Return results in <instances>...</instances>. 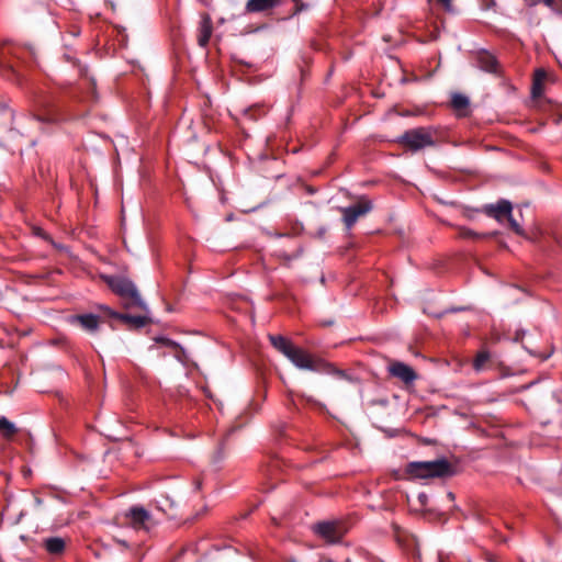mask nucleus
I'll return each mask as SVG.
<instances>
[{
  "label": "nucleus",
  "instance_id": "4468645a",
  "mask_svg": "<svg viewBox=\"0 0 562 562\" xmlns=\"http://www.w3.org/2000/svg\"><path fill=\"white\" fill-rule=\"evenodd\" d=\"M45 549L52 554H59L65 549V540L60 537H52L44 540Z\"/></svg>",
  "mask_w": 562,
  "mask_h": 562
},
{
  "label": "nucleus",
  "instance_id": "dca6fc26",
  "mask_svg": "<svg viewBox=\"0 0 562 562\" xmlns=\"http://www.w3.org/2000/svg\"><path fill=\"white\" fill-rule=\"evenodd\" d=\"M18 432L16 426L5 417H0V434L10 439Z\"/></svg>",
  "mask_w": 562,
  "mask_h": 562
},
{
  "label": "nucleus",
  "instance_id": "423d86ee",
  "mask_svg": "<svg viewBox=\"0 0 562 562\" xmlns=\"http://www.w3.org/2000/svg\"><path fill=\"white\" fill-rule=\"evenodd\" d=\"M371 210L372 202L361 196L356 204L341 209L345 225L348 228L351 227L360 216L368 214Z\"/></svg>",
  "mask_w": 562,
  "mask_h": 562
},
{
  "label": "nucleus",
  "instance_id": "1a4fd4ad",
  "mask_svg": "<svg viewBox=\"0 0 562 562\" xmlns=\"http://www.w3.org/2000/svg\"><path fill=\"white\" fill-rule=\"evenodd\" d=\"M133 527L147 529L150 522V515L143 507H133L126 514Z\"/></svg>",
  "mask_w": 562,
  "mask_h": 562
},
{
  "label": "nucleus",
  "instance_id": "412c9836",
  "mask_svg": "<svg viewBox=\"0 0 562 562\" xmlns=\"http://www.w3.org/2000/svg\"><path fill=\"white\" fill-rule=\"evenodd\" d=\"M120 319L133 324L136 327H143L147 324V318L145 316L121 315Z\"/></svg>",
  "mask_w": 562,
  "mask_h": 562
},
{
  "label": "nucleus",
  "instance_id": "6e6552de",
  "mask_svg": "<svg viewBox=\"0 0 562 562\" xmlns=\"http://www.w3.org/2000/svg\"><path fill=\"white\" fill-rule=\"evenodd\" d=\"M389 372L394 378H397L406 385L412 384L417 379V373L414 369L404 362L393 361L389 366Z\"/></svg>",
  "mask_w": 562,
  "mask_h": 562
},
{
  "label": "nucleus",
  "instance_id": "f3484780",
  "mask_svg": "<svg viewBox=\"0 0 562 562\" xmlns=\"http://www.w3.org/2000/svg\"><path fill=\"white\" fill-rule=\"evenodd\" d=\"M490 358H491V356L487 351H485V350L480 351L473 361L474 370L477 372L483 371L486 368V364L488 363Z\"/></svg>",
  "mask_w": 562,
  "mask_h": 562
},
{
  "label": "nucleus",
  "instance_id": "f257e3e1",
  "mask_svg": "<svg viewBox=\"0 0 562 562\" xmlns=\"http://www.w3.org/2000/svg\"><path fill=\"white\" fill-rule=\"evenodd\" d=\"M406 471L418 479L443 477L452 474L451 464L446 459L411 462Z\"/></svg>",
  "mask_w": 562,
  "mask_h": 562
},
{
  "label": "nucleus",
  "instance_id": "7ed1b4c3",
  "mask_svg": "<svg viewBox=\"0 0 562 562\" xmlns=\"http://www.w3.org/2000/svg\"><path fill=\"white\" fill-rule=\"evenodd\" d=\"M512 203L507 200H501L496 204H488L483 207V212L494 217L497 222L502 223L505 218L508 221L510 228L518 235H524V231L518 222L513 218Z\"/></svg>",
  "mask_w": 562,
  "mask_h": 562
},
{
  "label": "nucleus",
  "instance_id": "20e7f679",
  "mask_svg": "<svg viewBox=\"0 0 562 562\" xmlns=\"http://www.w3.org/2000/svg\"><path fill=\"white\" fill-rule=\"evenodd\" d=\"M400 142L411 150H419L435 144L432 131L424 127L413 128L405 132Z\"/></svg>",
  "mask_w": 562,
  "mask_h": 562
},
{
  "label": "nucleus",
  "instance_id": "6ab92c4d",
  "mask_svg": "<svg viewBox=\"0 0 562 562\" xmlns=\"http://www.w3.org/2000/svg\"><path fill=\"white\" fill-rule=\"evenodd\" d=\"M469 99L468 97L463 95V94H460V93H457V94H453L452 97V106L457 110V111H465L469 106Z\"/></svg>",
  "mask_w": 562,
  "mask_h": 562
},
{
  "label": "nucleus",
  "instance_id": "f8f14e48",
  "mask_svg": "<svg viewBox=\"0 0 562 562\" xmlns=\"http://www.w3.org/2000/svg\"><path fill=\"white\" fill-rule=\"evenodd\" d=\"M270 342L272 346L279 350L281 353H283L285 357L289 356V353L292 351L294 346L286 338L282 336H276L271 335L269 336Z\"/></svg>",
  "mask_w": 562,
  "mask_h": 562
},
{
  "label": "nucleus",
  "instance_id": "393cba45",
  "mask_svg": "<svg viewBox=\"0 0 562 562\" xmlns=\"http://www.w3.org/2000/svg\"><path fill=\"white\" fill-rule=\"evenodd\" d=\"M482 4L485 9H493L496 5L495 0H482Z\"/></svg>",
  "mask_w": 562,
  "mask_h": 562
},
{
  "label": "nucleus",
  "instance_id": "0eeeda50",
  "mask_svg": "<svg viewBox=\"0 0 562 562\" xmlns=\"http://www.w3.org/2000/svg\"><path fill=\"white\" fill-rule=\"evenodd\" d=\"M286 358L301 370L314 371L318 368V361L311 353L295 346Z\"/></svg>",
  "mask_w": 562,
  "mask_h": 562
},
{
  "label": "nucleus",
  "instance_id": "aec40b11",
  "mask_svg": "<svg viewBox=\"0 0 562 562\" xmlns=\"http://www.w3.org/2000/svg\"><path fill=\"white\" fill-rule=\"evenodd\" d=\"M547 74L543 69H538L535 72V81H533V88L532 92L535 95H538L541 93V85L543 80L546 79Z\"/></svg>",
  "mask_w": 562,
  "mask_h": 562
},
{
  "label": "nucleus",
  "instance_id": "cd10ccee",
  "mask_svg": "<svg viewBox=\"0 0 562 562\" xmlns=\"http://www.w3.org/2000/svg\"><path fill=\"white\" fill-rule=\"evenodd\" d=\"M448 497L453 498V494L452 493H448Z\"/></svg>",
  "mask_w": 562,
  "mask_h": 562
},
{
  "label": "nucleus",
  "instance_id": "9d476101",
  "mask_svg": "<svg viewBox=\"0 0 562 562\" xmlns=\"http://www.w3.org/2000/svg\"><path fill=\"white\" fill-rule=\"evenodd\" d=\"M281 0H248L245 5L247 13H258L270 10L280 3Z\"/></svg>",
  "mask_w": 562,
  "mask_h": 562
},
{
  "label": "nucleus",
  "instance_id": "4be33fe9",
  "mask_svg": "<svg viewBox=\"0 0 562 562\" xmlns=\"http://www.w3.org/2000/svg\"><path fill=\"white\" fill-rule=\"evenodd\" d=\"M458 231H459V236L462 238H476V237L481 236L477 233H475L474 231L467 228V227H459Z\"/></svg>",
  "mask_w": 562,
  "mask_h": 562
},
{
  "label": "nucleus",
  "instance_id": "bb28decb",
  "mask_svg": "<svg viewBox=\"0 0 562 562\" xmlns=\"http://www.w3.org/2000/svg\"><path fill=\"white\" fill-rule=\"evenodd\" d=\"M101 308H102L103 311H105L109 315L113 316V317L120 318V316H121V315H119L117 313L112 312L109 307L101 306Z\"/></svg>",
  "mask_w": 562,
  "mask_h": 562
},
{
  "label": "nucleus",
  "instance_id": "5701e85b",
  "mask_svg": "<svg viewBox=\"0 0 562 562\" xmlns=\"http://www.w3.org/2000/svg\"><path fill=\"white\" fill-rule=\"evenodd\" d=\"M525 2L529 7H533L539 3H544L547 7L555 9V0H525Z\"/></svg>",
  "mask_w": 562,
  "mask_h": 562
},
{
  "label": "nucleus",
  "instance_id": "a211bd4d",
  "mask_svg": "<svg viewBox=\"0 0 562 562\" xmlns=\"http://www.w3.org/2000/svg\"><path fill=\"white\" fill-rule=\"evenodd\" d=\"M155 341L158 342V344H161L168 348H172V349H180L181 351V355H176V357L180 360V361H183L186 359V355H184V350L175 341L168 339V338H165V337H157L155 338Z\"/></svg>",
  "mask_w": 562,
  "mask_h": 562
},
{
  "label": "nucleus",
  "instance_id": "f03ea898",
  "mask_svg": "<svg viewBox=\"0 0 562 562\" xmlns=\"http://www.w3.org/2000/svg\"><path fill=\"white\" fill-rule=\"evenodd\" d=\"M104 280L113 292L123 297L131 299L132 305L146 308L135 284L131 280L116 277H104Z\"/></svg>",
  "mask_w": 562,
  "mask_h": 562
},
{
  "label": "nucleus",
  "instance_id": "a878e982",
  "mask_svg": "<svg viewBox=\"0 0 562 562\" xmlns=\"http://www.w3.org/2000/svg\"><path fill=\"white\" fill-rule=\"evenodd\" d=\"M293 1H294V3H295V12H300V11H302V10H304V9H306V8H307V5H305V4L302 2V0H293Z\"/></svg>",
  "mask_w": 562,
  "mask_h": 562
},
{
  "label": "nucleus",
  "instance_id": "ddd939ff",
  "mask_svg": "<svg viewBox=\"0 0 562 562\" xmlns=\"http://www.w3.org/2000/svg\"><path fill=\"white\" fill-rule=\"evenodd\" d=\"M74 322L79 323L85 329L94 331L99 326V317L93 314L77 315Z\"/></svg>",
  "mask_w": 562,
  "mask_h": 562
},
{
  "label": "nucleus",
  "instance_id": "9b49d317",
  "mask_svg": "<svg viewBox=\"0 0 562 562\" xmlns=\"http://www.w3.org/2000/svg\"><path fill=\"white\" fill-rule=\"evenodd\" d=\"M213 32L212 21L209 15H204L200 23V34L198 42L200 46H206Z\"/></svg>",
  "mask_w": 562,
  "mask_h": 562
},
{
  "label": "nucleus",
  "instance_id": "39448f33",
  "mask_svg": "<svg viewBox=\"0 0 562 562\" xmlns=\"http://www.w3.org/2000/svg\"><path fill=\"white\" fill-rule=\"evenodd\" d=\"M313 530L327 542L339 541L346 532L340 521H323L313 526Z\"/></svg>",
  "mask_w": 562,
  "mask_h": 562
},
{
  "label": "nucleus",
  "instance_id": "2eb2a0df",
  "mask_svg": "<svg viewBox=\"0 0 562 562\" xmlns=\"http://www.w3.org/2000/svg\"><path fill=\"white\" fill-rule=\"evenodd\" d=\"M480 67L488 72H495L497 68V61L495 57L488 53H481L477 57Z\"/></svg>",
  "mask_w": 562,
  "mask_h": 562
},
{
  "label": "nucleus",
  "instance_id": "b1692460",
  "mask_svg": "<svg viewBox=\"0 0 562 562\" xmlns=\"http://www.w3.org/2000/svg\"><path fill=\"white\" fill-rule=\"evenodd\" d=\"M447 11L452 10V0H437Z\"/></svg>",
  "mask_w": 562,
  "mask_h": 562
}]
</instances>
